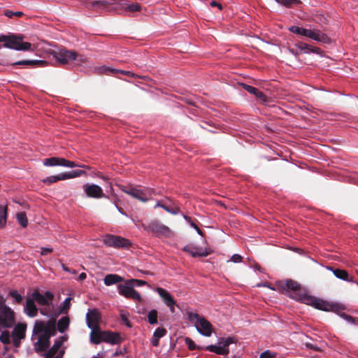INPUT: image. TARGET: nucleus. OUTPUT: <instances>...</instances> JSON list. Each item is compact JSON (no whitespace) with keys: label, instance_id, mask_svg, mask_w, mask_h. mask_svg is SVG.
Listing matches in <instances>:
<instances>
[{"label":"nucleus","instance_id":"1","mask_svg":"<svg viewBox=\"0 0 358 358\" xmlns=\"http://www.w3.org/2000/svg\"><path fill=\"white\" fill-rule=\"evenodd\" d=\"M24 36L22 34H10L9 35H0V42H3V47L18 51H27L31 48V44L24 42ZM2 45H0V49Z\"/></svg>","mask_w":358,"mask_h":358},{"label":"nucleus","instance_id":"2","mask_svg":"<svg viewBox=\"0 0 358 358\" xmlns=\"http://www.w3.org/2000/svg\"><path fill=\"white\" fill-rule=\"evenodd\" d=\"M56 322L55 320H50L46 324V329L43 334H41L38 341L34 344V349L36 353L44 352L50 347L51 336H54L56 331Z\"/></svg>","mask_w":358,"mask_h":358},{"label":"nucleus","instance_id":"3","mask_svg":"<svg viewBox=\"0 0 358 358\" xmlns=\"http://www.w3.org/2000/svg\"><path fill=\"white\" fill-rule=\"evenodd\" d=\"M188 319L190 322H194L197 331L205 336H210L213 327V325L203 317H201L199 314L194 313H187Z\"/></svg>","mask_w":358,"mask_h":358},{"label":"nucleus","instance_id":"4","mask_svg":"<svg viewBox=\"0 0 358 358\" xmlns=\"http://www.w3.org/2000/svg\"><path fill=\"white\" fill-rule=\"evenodd\" d=\"M297 299L303 303L310 305L318 310L324 311L333 310L335 306V305L330 304L328 302L317 299L314 296H309L306 294H299Z\"/></svg>","mask_w":358,"mask_h":358},{"label":"nucleus","instance_id":"5","mask_svg":"<svg viewBox=\"0 0 358 358\" xmlns=\"http://www.w3.org/2000/svg\"><path fill=\"white\" fill-rule=\"evenodd\" d=\"M121 189L124 193L142 202H146L152 196V190L150 189H140L129 185H122Z\"/></svg>","mask_w":358,"mask_h":358},{"label":"nucleus","instance_id":"6","mask_svg":"<svg viewBox=\"0 0 358 358\" xmlns=\"http://www.w3.org/2000/svg\"><path fill=\"white\" fill-rule=\"evenodd\" d=\"M118 292L120 295L127 299H133L134 301H141L142 298L139 292L134 289L132 285L127 280L125 284H120L117 286Z\"/></svg>","mask_w":358,"mask_h":358},{"label":"nucleus","instance_id":"7","mask_svg":"<svg viewBox=\"0 0 358 358\" xmlns=\"http://www.w3.org/2000/svg\"><path fill=\"white\" fill-rule=\"evenodd\" d=\"M52 55L59 64L64 65L76 60L78 55L75 51L62 49L58 51H53Z\"/></svg>","mask_w":358,"mask_h":358},{"label":"nucleus","instance_id":"8","mask_svg":"<svg viewBox=\"0 0 358 358\" xmlns=\"http://www.w3.org/2000/svg\"><path fill=\"white\" fill-rule=\"evenodd\" d=\"M103 243L109 247L113 248H128L130 242L128 239L111 234H107L103 238Z\"/></svg>","mask_w":358,"mask_h":358},{"label":"nucleus","instance_id":"9","mask_svg":"<svg viewBox=\"0 0 358 358\" xmlns=\"http://www.w3.org/2000/svg\"><path fill=\"white\" fill-rule=\"evenodd\" d=\"M27 331V324L17 323L11 332L13 343L15 348H19L21 345V340L25 338Z\"/></svg>","mask_w":358,"mask_h":358},{"label":"nucleus","instance_id":"10","mask_svg":"<svg viewBox=\"0 0 358 358\" xmlns=\"http://www.w3.org/2000/svg\"><path fill=\"white\" fill-rule=\"evenodd\" d=\"M31 297L39 306H48L54 299V294L50 291H46L44 294H42L38 289H36L32 292Z\"/></svg>","mask_w":358,"mask_h":358},{"label":"nucleus","instance_id":"11","mask_svg":"<svg viewBox=\"0 0 358 358\" xmlns=\"http://www.w3.org/2000/svg\"><path fill=\"white\" fill-rule=\"evenodd\" d=\"M113 3L101 0V1H86L84 2V6L86 8L92 10L95 12L108 11L110 6Z\"/></svg>","mask_w":358,"mask_h":358},{"label":"nucleus","instance_id":"12","mask_svg":"<svg viewBox=\"0 0 358 358\" xmlns=\"http://www.w3.org/2000/svg\"><path fill=\"white\" fill-rule=\"evenodd\" d=\"M148 230L157 236L168 237L171 234V230L168 227L157 221L150 222L148 226Z\"/></svg>","mask_w":358,"mask_h":358},{"label":"nucleus","instance_id":"13","mask_svg":"<svg viewBox=\"0 0 358 358\" xmlns=\"http://www.w3.org/2000/svg\"><path fill=\"white\" fill-rule=\"evenodd\" d=\"M101 316L99 310L96 308L88 310L86 314V320L87 327L91 329L95 328H99V322L101 321Z\"/></svg>","mask_w":358,"mask_h":358},{"label":"nucleus","instance_id":"14","mask_svg":"<svg viewBox=\"0 0 358 358\" xmlns=\"http://www.w3.org/2000/svg\"><path fill=\"white\" fill-rule=\"evenodd\" d=\"M301 36L323 43H326L329 41L328 36L317 29H308L303 28L301 31Z\"/></svg>","mask_w":358,"mask_h":358},{"label":"nucleus","instance_id":"15","mask_svg":"<svg viewBox=\"0 0 358 358\" xmlns=\"http://www.w3.org/2000/svg\"><path fill=\"white\" fill-rule=\"evenodd\" d=\"M84 190L87 196L91 198L100 199L105 196L101 187L95 184L84 185Z\"/></svg>","mask_w":358,"mask_h":358},{"label":"nucleus","instance_id":"16","mask_svg":"<svg viewBox=\"0 0 358 358\" xmlns=\"http://www.w3.org/2000/svg\"><path fill=\"white\" fill-rule=\"evenodd\" d=\"M327 269L331 271L337 278L346 282H355L358 285V283L355 281L354 278L350 275L347 271L332 266H327Z\"/></svg>","mask_w":358,"mask_h":358},{"label":"nucleus","instance_id":"17","mask_svg":"<svg viewBox=\"0 0 358 358\" xmlns=\"http://www.w3.org/2000/svg\"><path fill=\"white\" fill-rule=\"evenodd\" d=\"M103 342L111 344V345H117L120 344L122 341V339L117 332H113L110 331H103Z\"/></svg>","mask_w":358,"mask_h":358},{"label":"nucleus","instance_id":"18","mask_svg":"<svg viewBox=\"0 0 358 358\" xmlns=\"http://www.w3.org/2000/svg\"><path fill=\"white\" fill-rule=\"evenodd\" d=\"M241 85L245 90L252 94H254L263 103H266L268 102V97L257 88L245 83H242Z\"/></svg>","mask_w":358,"mask_h":358},{"label":"nucleus","instance_id":"19","mask_svg":"<svg viewBox=\"0 0 358 358\" xmlns=\"http://www.w3.org/2000/svg\"><path fill=\"white\" fill-rule=\"evenodd\" d=\"M24 311L26 315L30 317H34L37 316L38 309L36 307L34 300L32 297L27 299L26 304L24 308Z\"/></svg>","mask_w":358,"mask_h":358},{"label":"nucleus","instance_id":"20","mask_svg":"<svg viewBox=\"0 0 358 358\" xmlns=\"http://www.w3.org/2000/svg\"><path fill=\"white\" fill-rule=\"evenodd\" d=\"M156 292L158 293L159 296L162 299L164 303L167 306H172L176 305V300L173 298L171 294L164 288L157 287Z\"/></svg>","mask_w":358,"mask_h":358},{"label":"nucleus","instance_id":"21","mask_svg":"<svg viewBox=\"0 0 358 358\" xmlns=\"http://www.w3.org/2000/svg\"><path fill=\"white\" fill-rule=\"evenodd\" d=\"M13 66L22 65L31 66L34 67H43L47 65V62L44 60H21L16 62L12 64Z\"/></svg>","mask_w":358,"mask_h":358},{"label":"nucleus","instance_id":"22","mask_svg":"<svg viewBox=\"0 0 358 358\" xmlns=\"http://www.w3.org/2000/svg\"><path fill=\"white\" fill-rule=\"evenodd\" d=\"M64 340L65 338L63 336L61 337L60 339H57L53 345L45 353H44L43 355L54 357L61 348Z\"/></svg>","mask_w":358,"mask_h":358},{"label":"nucleus","instance_id":"23","mask_svg":"<svg viewBox=\"0 0 358 358\" xmlns=\"http://www.w3.org/2000/svg\"><path fill=\"white\" fill-rule=\"evenodd\" d=\"M103 331H101L100 327L92 329L90 332V341L94 344H99L103 341Z\"/></svg>","mask_w":358,"mask_h":358},{"label":"nucleus","instance_id":"24","mask_svg":"<svg viewBox=\"0 0 358 358\" xmlns=\"http://www.w3.org/2000/svg\"><path fill=\"white\" fill-rule=\"evenodd\" d=\"M103 281L106 285L110 286L124 281V278L117 274H108L105 276Z\"/></svg>","mask_w":358,"mask_h":358},{"label":"nucleus","instance_id":"25","mask_svg":"<svg viewBox=\"0 0 358 358\" xmlns=\"http://www.w3.org/2000/svg\"><path fill=\"white\" fill-rule=\"evenodd\" d=\"M120 5L122 6L127 12L133 13L141 11V5L137 3L128 4L126 1L122 0L121 3H120Z\"/></svg>","mask_w":358,"mask_h":358},{"label":"nucleus","instance_id":"26","mask_svg":"<svg viewBox=\"0 0 358 358\" xmlns=\"http://www.w3.org/2000/svg\"><path fill=\"white\" fill-rule=\"evenodd\" d=\"M296 46L298 47V48H299L301 50H304L306 52H308V51L316 54H319L320 52V48L316 47H312L311 45L303 42H299L296 44Z\"/></svg>","mask_w":358,"mask_h":358},{"label":"nucleus","instance_id":"27","mask_svg":"<svg viewBox=\"0 0 358 358\" xmlns=\"http://www.w3.org/2000/svg\"><path fill=\"white\" fill-rule=\"evenodd\" d=\"M70 320L69 317H62L57 322V329L60 333L64 332L69 327Z\"/></svg>","mask_w":358,"mask_h":358},{"label":"nucleus","instance_id":"28","mask_svg":"<svg viewBox=\"0 0 358 358\" xmlns=\"http://www.w3.org/2000/svg\"><path fill=\"white\" fill-rule=\"evenodd\" d=\"M8 216L7 206L0 205V228L6 226Z\"/></svg>","mask_w":358,"mask_h":358},{"label":"nucleus","instance_id":"29","mask_svg":"<svg viewBox=\"0 0 358 358\" xmlns=\"http://www.w3.org/2000/svg\"><path fill=\"white\" fill-rule=\"evenodd\" d=\"M205 349L208 351L215 352L217 355H228L229 353V350L223 349L220 345L217 346V345H210L206 346L205 348Z\"/></svg>","mask_w":358,"mask_h":358},{"label":"nucleus","instance_id":"30","mask_svg":"<svg viewBox=\"0 0 358 358\" xmlns=\"http://www.w3.org/2000/svg\"><path fill=\"white\" fill-rule=\"evenodd\" d=\"M157 207H161L163 209H164L166 212L171 213L173 215H177L180 212V208L178 207L173 208L169 206H166V204L163 203L162 201H157L156 203L155 208Z\"/></svg>","mask_w":358,"mask_h":358},{"label":"nucleus","instance_id":"31","mask_svg":"<svg viewBox=\"0 0 358 358\" xmlns=\"http://www.w3.org/2000/svg\"><path fill=\"white\" fill-rule=\"evenodd\" d=\"M83 175H86V173L85 171L83 170H74L71 172L68 173H62V178H64V180L70 179V178H74L76 177H79Z\"/></svg>","mask_w":358,"mask_h":358},{"label":"nucleus","instance_id":"32","mask_svg":"<svg viewBox=\"0 0 358 358\" xmlns=\"http://www.w3.org/2000/svg\"><path fill=\"white\" fill-rule=\"evenodd\" d=\"M285 287L287 289L297 292L300 289L301 286L296 281L289 279L286 280Z\"/></svg>","mask_w":358,"mask_h":358},{"label":"nucleus","instance_id":"33","mask_svg":"<svg viewBox=\"0 0 358 358\" xmlns=\"http://www.w3.org/2000/svg\"><path fill=\"white\" fill-rule=\"evenodd\" d=\"M194 252V257H206L211 253V251L206 248H202L196 246H195Z\"/></svg>","mask_w":358,"mask_h":358},{"label":"nucleus","instance_id":"34","mask_svg":"<svg viewBox=\"0 0 358 358\" xmlns=\"http://www.w3.org/2000/svg\"><path fill=\"white\" fill-rule=\"evenodd\" d=\"M46 329V324L43 322L37 320L36 321L34 327V333L38 334L41 332H45Z\"/></svg>","mask_w":358,"mask_h":358},{"label":"nucleus","instance_id":"35","mask_svg":"<svg viewBox=\"0 0 358 358\" xmlns=\"http://www.w3.org/2000/svg\"><path fill=\"white\" fill-rule=\"evenodd\" d=\"M17 220L23 228L27 227L28 224V220L24 212L18 213L17 214Z\"/></svg>","mask_w":358,"mask_h":358},{"label":"nucleus","instance_id":"36","mask_svg":"<svg viewBox=\"0 0 358 358\" xmlns=\"http://www.w3.org/2000/svg\"><path fill=\"white\" fill-rule=\"evenodd\" d=\"M64 178H62V173L58 176H51L45 178L43 182L45 184L50 185L52 183L56 182L59 180H64Z\"/></svg>","mask_w":358,"mask_h":358},{"label":"nucleus","instance_id":"37","mask_svg":"<svg viewBox=\"0 0 358 358\" xmlns=\"http://www.w3.org/2000/svg\"><path fill=\"white\" fill-rule=\"evenodd\" d=\"M148 320L150 324L157 323V311L155 309H152L148 313Z\"/></svg>","mask_w":358,"mask_h":358},{"label":"nucleus","instance_id":"38","mask_svg":"<svg viewBox=\"0 0 358 358\" xmlns=\"http://www.w3.org/2000/svg\"><path fill=\"white\" fill-rule=\"evenodd\" d=\"M278 3H280L287 7H292L294 5L301 3L300 0H275Z\"/></svg>","mask_w":358,"mask_h":358},{"label":"nucleus","instance_id":"39","mask_svg":"<svg viewBox=\"0 0 358 358\" xmlns=\"http://www.w3.org/2000/svg\"><path fill=\"white\" fill-rule=\"evenodd\" d=\"M104 69V72L106 73L107 71H109V72H111L113 73H120L122 74H124V75H127V76H132V77H135L136 76V75L131 71H123V70H117V69H109V68H106V67H104L103 68Z\"/></svg>","mask_w":358,"mask_h":358},{"label":"nucleus","instance_id":"40","mask_svg":"<svg viewBox=\"0 0 358 358\" xmlns=\"http://www.w3.org/2000/svg\"><path fill=\"white\" fill-rule=\"evenodd\" d=\"M59 157H50L43 160V165L46 166H58Z\"/></svg>","mask_w":358,"mask_h":358},{"label":"nucleus","instance_id":"41","mask_svg":"<svg viewBox=\"0 0 358 358\" xmlns=\"http://www.w3.org/2000/svg\"><path fill=\"white\" fill-rule=\"evenodd\" d=\"M10 334L7 330L3 331L0 335V341L3 344H9L10 343Z\"/></svg>","mask_w":358,"mask_h":358},{"label":"nucleus","instance_id":"42","mask_svg":"<svg viewBox=\"0 0 358 358\" xmlns=\"http://www.w3.org/2000/svg\"><path fill=\"white\" fill-rule=\"evenodd\" d=\"M184 218L185 220L189 223V224L194 228L196 229V231H197V233L201 235V236H203V231L200 229V228L198 227V225L196 224H195L191 219L190 217L187 216V215H184Z\"/></svg>","mask_w":358,"mask_h":358},{"label":"nucleus","instance_id":"43","mask_svg":"<svg viewBox=\"0 0 358 358\" xmlns=\"http://www.w3.org/2000/svg\"><path fill=\"white\" fill-rule=\"evenodd\" d=\"M185 343L187 344V345L188 346L189 350H196V349H199V350L203 349V348L197 346L195 344V343L194 342V341H192L189 338H185Z\"/></svg>","mask_w":358,"mask_h":358},{"label":"nucleus","instance_id":"44","mask_svg":"<svg viewBox=\"0 0 358 358\" xmlns=\"http://www.w3.org/2000/svg\"><path fill=\"white\" fill-rule=\"evenodd\" d=\"M129 283L132 285L133 287H141L147 285V282L143 280L131 279L128 280Z\"/></svg>","mask_w":358,"mask_h":358},{"label":"nucleus","instance_id":"45","mask_svg":"<svg viewBox=\"0 0 358 358\" xmlns=\"http://www.w3.org/2000/svg\"><path fill=\"white\" fill-rule=\"evenodd\" d=\"M71 299L70 297L66 298L64 301L63 302L62 307L61 308V312L63 313H66L68 310L70 308L71 306Z\"/></svg>","mask_w":358,"mask_h":358},{"label":"nucleus","instance_id":"46","mask_svg":"<svg viewBox=\"0 0 358 358\" xmlns=\"http://www.w3.org/2000/svg\"><path fill=\"white\" fill-rule=\"evenodd\" d=\"M166 330L163 327H158L154 332L153 336L155 338H160L165 336Z\"/></svg>","mask_w":358,"mask_h":358},{"label":"nucleus","instance_id":"47","mask_svg":"<svg viewBox=\"0 0 358 358\" xmlns=\"http://www.w3.org/2000/svg\"><path fill=\"white\" fill-rule=\"evenodd\" d=\"M23 15H24V13L20 11L13 12L12 10H8L5 11V15L9 18H12L13 16L20 17Z\"/></svg>","mask_w":358,"mask_h":358},{"label":"nucleus","instance_id":"48","mask_svg":"<svg viewBox=\"0 0 358 358\" xmlns=\"http://www.w3.org/2000/svg\"><path fill=\"white\" fill-rule=\"evenodd\" d=\"M120 318L122 320V321L128 327H131V322H129V319H128V315L127 314L124 312L123 310H121L120 312Z\"/></svg>","mask_w":358,"mask_h":358},{"label":"nucleus","instance_id":"49","mask_svg":"<svg viewBox=\"0 0 358 358\" xmlns=\"http://www.w3.org/2000/svg\"><path fill=\"white\" fill-rule=\"evenodd\" d=\"M10 295L15 299L17 303H20L23 300L22 296L15 290L10 292Z\"/></svg>","mask_w":358,"mask_h":358},{"label":"nucleus","instance_id":"50","mask_svg":"<svg viewBox=\"0 0 358 358\" xmlns=\"http://www.w3.org/2000/svg\"><path fill=\"white\" fill-rule=\"evenodd\" d=\"M194 250L195 246L193 245H187L182 248L183 251L189 253L192 257H194V254L195 253Z\"/></svg>","mask_w":358,"mask_h":358},{"label":"nucleus","instance_id":"51","mask_svg":"<svg viewBox=\"0 0 358 358\" xmlns=\"http://www.w3.org/2000/svg\"><path fill=\"white\" fill-rule=\"evenodd\" d=\"M275 357V353H273L270 350H266L260 355L259 358H274Z\"/></svg>","mask_w":358,"mask_h":358},{"label":"nucleus","instance_id":"52","mask_svg":"<svg viewBox=\"0 0 358 358\" xmlns=\"http://www.w3.org/2000/svg\"><path fill=\"white\" fill-rule=\"evenodd\" d=\"M302 29H303L302 27H299L297 26H292L289 28V30L294 34H296L298 35H301Z\"/></svg>","mask_w":358,"mask_h":358},{"label":"nucleus","instance_id":"53","mask_svg":"<svg viewBox=\"0 0 358 358\" xmlns=\"http://www.w3.org/2000/svg\"><path fill=\"white\" fill-rule=\"evenodd\" d=\"M242 259H243V257L240 255H238V254H235V255H232V257L231 258V260L234 263L241 262L242 261Z\"/></svg>","mask_w":358,"mask_h":358},{"label":"nucleus","instance_id":"54","mask_svg":"<svg viewBox=\"0 0 358 358\" xmlns=\"http://www.w3.org/2000/svg\"><path fill=\"white\" fill-rule=\"evenodd\" d=\"M218 344L220 345V346L223 348V349H226V350H229L228 347L229 345H227V341L224 338H222Z\"/></svg>","mask_w":358,"mask_h":358},{"label":"nucleus","instance_id":"55","mask_svg":"<svg viewBox=\"0 0 358 358\" xmlns=\"http://www.w3.org/2000/svg\"><path fill=\"white\" fill-rule=\"evenodd\" d=\"M53 251L52 248H41V255H48V253H50Z\"/></svg>","mask_w":358,"mask_h":358},{"label":"nucleus","instance_id":"56","mask_svg":"<svg viewBox=\"0 0 358 358\" xmlns=\"http://www.w3.org/2000/svg\"><path fill=\"white\" fill-rule=\"evenodd\" d=\"M77 166H78V164H76L74 162L69 161V160L66 161V167L73 168V167H77Z\"/></svg>","mask_w":358,"mask_h":358},{"label":"nucleus","instance_id":"57","mask_svg":"<svg viewBox=\"0 0 358 358\" xmlns=\"http://www.w3.org/2000/svg\"><path fill=\"white\" fill-rule=\"evenodd\" d=\"M210 5L212 6V7H217L220 10H222V6L217 3V1H212L210 3Z\"/></svg>","mask_w":358,"mask_h":358},{"label":"nucleus","instance_id":"58","mask_svg":"<svg viewBox=\"0 0 358 358\" xmlns=\"http://www.w3.org/2000/svg\"><path fill=\"white\" fill-rule=\"evenodd\" d=\"M66 161H67V159H66L64 158H59V157L58 166H66Z\"/></svg>","mask_w":358,"mask_h":358},{"label":"nucleus","instance_id":"59","mask_svg":"<svg viewBox=\"0 0 358 358\" xmlns=\"http://www.w3.org/2000/svg\"><path fill=\"white\" fill-rule=\"evenodd\" d=\"M227 341V345H230L231 343H236V340L234 337H228L227 338H224Z\"/></svg>","mask_w":358,"mask_h":358},{"label":"nucleus","instance_id":"60","mask_svg":"<svg viewBox=\"0 0 358 358\" xmlns=\"http://www.w3.org/2000/svg\"><path fill=\"white\" fill-rule=\"evenodd\" d=\"M342 316H343L345 320H347L348 321H350V322H353V321H354V318H353L352 316L348 315H347V314H345V313H343V314L342 315Z\"/></svg>","mask_w":358,"mask_h":358},{"label":"nucleus","instance_id":"61","mask_svg":"<svg viewBox=\"0 0 358 358\" xmlns=\"http://www.w3.org/2000/svg\"><path fill=\"white\" fill-rule=\"evenodd\" d=\"M159 338H155L153 336L152 343L154 346H157L159 345Z\"/></svg>","mask_w":358,"mask_h":358},{"label":"nucleus","instance_id":"62","mask_svg":"<svg viewBox=\"0 0 358 358\" xmlns=\"http://www.w3.org/2000/svg\"><path fill=\"white\" fill-rule=\"evenodd\" d=\"M87 278V275L85 273H81L78 276L79 280H84Z\"/></svg>","mask_w":358,"mask_h":358},{"label":"nucleus","instance_id":"63","mask_svg":"<svg viewBox=\"0 0 358 358\" xmlns=\"http://www.w3.org/2000/svg\"><path fill=\"white\" fill-rule=\"evenodd\" d=\"M40 313L43 315H47L48 314V310L46 308H41L40 310Z\"/></svg>","mask_w":358,"mask_h":358},{"label":"nucleus","instance_id":"64","mask_svg":"<svg viewBox=\"0 0 358 358\" xmlns=\"http://www.w3.org/2000/svg\"><path fill=\"white\" fill-rule=\"evenodd\" d=\"M64 352L62 350V351H60L59 354L54 357H52V358H62V357L63 356Z\"/></svg>","mask_w":358,"mask_h":358}]
</instances>
